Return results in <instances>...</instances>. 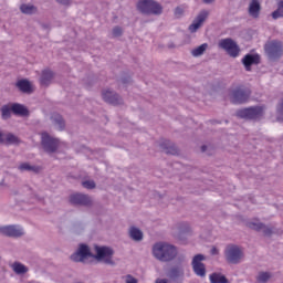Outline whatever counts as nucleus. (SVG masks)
Returning a JSON list of instances; mask_svg holds the SVG:
<instances>
[{"label": "nucleus", "mask_w": 283, "mask_h": 283, "mask_svg": "<svg viewBox=\"0 0 283 283\" xmlns=\"http://www.w3.org/2000/svg\"><path fill=\"white\" fill-rule=\"evenodd\" d=\"M0 233L1 235H7L8 238H21L24 231L21 226H1Z\"/></svg>", "instance_id": "9d476101"}, {"label": "nucleus", "mask_w": 283, "mask_h": 283, "mask_svg": "<svg viewBox=\"0 0 283 283\" xmlns=\"http://www.w3.org/2000/svg\"><path fill=\"white\" fill-rule=\"evenodd\" d=\"M17 86L19 87V90L21 91V92H24V93H30V92H32V83H30V81H28V80H22V81H19L18 83H17Z\"/></svg>", "instance_id": "b1692460"}, {"label": "nucleus", "mask_w": 283, "mask_h": 283, "mask_svg": "<svg viewBox=\"0 0 283 283\" xmlns=\"http://www.w3.org/2000/svg\"><path fill=\"white\" fill-rule=\"evenodd\" d=\"M20 10L23 12V14H34V12H36V7L32 4H22Z\"/></svg>", "instance_id": "bb28decb"}, {"label": "nucleus", "mask_w": 283, "mask_h": 283, "mask_svg": "<svg viewBox=\"0 0 283 283\" xmlns=\"http://www.w3.org/2000/svg\"><path fill=\"white\" fill-rule=\"evenodd\" d=\"M11 111L13 114H17L18 116H28V108L21 104H12Z\"/></svg>", "instance_id": "5701e85b"}, {"label": "nucleus", "mask_w": 283, "mask_h": 283, "mask_svg": "<svg viewBox=\"0 0 283 283\" xmlns=\"http://www.w3.org/2000/svg\"><path fill=\"white\" fill-rule=\"evenodd\" d=\"M182 275H185V268H182V265L170 269L168 273V277H170V280H178V277H182Z\"/></svg>", "instance_id": "a211bd4d"}, {"label": "nucleus", "mask_w": 283, "mask_h": 283, "mask_svg": "<svg viewBox=\"0 0 283 283\" xmlns=\"http://www.w3.org/2000/svg\"><path fill=\"white\" fill-rule=\"evenodd\" d=\"M249 96H251V90L243 86H238L230 93V98L232 103L242 104L249 101Z\"/></svg>", "instance_id": "423d86ee"}, {"label": "nucleus", "mask_w": 283, "mask_h": 283, "mask_svg": "<svg viewBox=\"0 0 283 283\" xmlns=\"http://www.w3.org/2000/svg\"><path fill=\"white\" fill-rule=\"evenodd\" d=\"M205 260L206 258L202 254H197L192 259V269L198 277L207 276V268L205 266V263H202Z\"/></svg>", "instance_id": "1a4fd4ad"}, {"label": "nucleus", "mask_w": 283, "mask_h": 283, "mask_svg": "<svg viewBox=\"0 0 283 283\" xmlns=\"http://www.w3.org/2000/svg\"><path fill=\"white\" fill-rule=\"evenodd\" d=\"M203 3H213V0H203Z\"/></svg>", "instance_id": "ea45409f"}, {"label": "nucleus", "mask_w": 283, "mask_h": 283, "mask_svg": "<svg viewBox=\"0 0 283 283\" xmlns=\"http://www.w3.org/2000/svg\"><path fill=\"white\" fill-rule=\"evenodd\" d=\"M263 114L264 108L261 106L243 108L237 112L239 118H245L248 120H258V118H262Z\"/></svg>", "instance_id": "39448f33"}, {"label": "nucleus", "mask_w": 283, "mask_h": 283, "mask_svg": "<svg viewBox=\"0 0 283 283\" xmlns=\"http://www.w3.org/2000/svg\"><path fill=\"white\" fill-rule=\"evenodd\" d=\"M42 146L49 154H52L59 147V139L52 138L48 133H42Z\"/></svg>", "instance_id": "9b49d317"}, {"label": "nucleus", "mask_w": 283, "mask_h": 283, "mask_svg": "<svg viewBox=\"0 0 283 283\" xmlns=\"http://www.w3.org/2000/svg\"><path fill=\"white\" fill-rule=\"evenodd\" d=\"M202 151H207V146H202Z\"/></svg>", "instance_id": "a19ab883"}, {"label": "nucleus", "mask_w": 283, "mask_h": 283, "mask_svg": "<svg viewBox=\"0 0 283 283\" xmlns=\"http://www.w3.org/2000/svg\"><path fill=\"white\" fill-rule=\"evenodd\" d=\"M20 171H35L34 166H30V164L24 163L19 166Z\"/></svg>", "instance_id": "2f4dec72"}, {"label": "nucleus", "mask_w": 283, "mask_h": 283, "mask_svg": "<svg viewBox=\"0 0 283 283\" xmlns=\"http://www.w3.org/2000/svg\"><path fill=\"white\" fill-rule=\"evenodd\" d=\"M153 255L159 262H171L178 255V248L167 242H157L153 247Z\"/></svg>", "instance_id": "f03ea898"}, {"label": "nucleus", "mask_w": 283, "mask_h": 283, "mask_svg": "<svg viewBox=\"0 0 283 283\" xmlns=\"http://www.w3.org/2000/svg\"><path fill=\"white\" fill-rule=\"evenodd\" d=\"M270 279H271V274L269 272H261L258 275L259 282H269Z\"/></svg>", "instance_id": "7c9ffc66"}, {"label": "nucleus", "mask_w": 283, "mask_h": 283, "mask_svg": "<svg viewBox=\"0 0 283 283\" xmlns=\"http://www.w3.org/2000/svg\"><path fill=\"white\" fill-rule=\"evenodd\" d=\"M182 12H185V9H182V7H177L175 10L176 17H180Z\"/></svg>", "instance_id": "c9c22d12"}, {"label": "nucleus", "mask_w": 283, "mask_h": 283, "mask_svg": "<svg viewBox=\"0 0 283 283\" xmlns=\"http://www.w3.org/2000/svg\"><path fill=\"white\" fill-rule=\"evenodd\" d=\"M70 202L71 205H80L82 207H90L92 205V198L87 195L83 193H73L70 196Z\"/></svg>", "instance_id": "f8f14e48"}, {"label": "nucleus", "mask_w": 283, "mask_h": 283, "mask_svg": "<svg viewBox=\"0 0 283 283\" xmlns=\"http://www.w3.org/2000/svg\"><path fill=\"white\" fill-rule=\"evenodd\" d=\"M155 283H169L167 279H157Z\"/></svg>", "instance_id": "4c0bfd02"}, {"label": "nucleus", "mask_w": 283, "mask_h": 283, "mask_svg": "<svg viewBox=\"0 0 283 283\" xmlns=\"http://www.w3.org/2000/svg\"><path fill=\"white\" fill-rule=\"evenodd\" d=\"M208 17H209V11H207V10L201 11L197 15V18L193 20V22L190 24L189 31L190 32H198V30H200V28L202 27L205 21H207Z\"/></svg>", "instance_id": "ddd939ff"}, {"label": "nucleus", "mask_w": 283, "mask_h": 283, "mask_svg": "<svg viewBox=\"0 0 283 283\" xmlns=\"http://www.w3.org/2000/svg\"><path fill=\"white\" fill-rule=\"evenodd\" d=\"M113 34H114V36H120V34H123V29L116 27V28L113 30Z\"/></svg>", "instance_id": "f704fd0d"}, {"label": "nucleus", "mask_w": 283, "mask_h": 283, "mask_svg": "<svg viewBox=\"0 0 283 283\" xmlns=\"http://www.w3.org/2000/svg\"><path fill=\"white\" fill-rule=\"evenodd\" d=\"M137 10L143 14H163V6L154 0H139Z\"/></svg>", "instance_id": "7ed1b4c3"}, {"label": "nucleus", "mask_w": 283, "mask_h": 283, "mask_svg": "<svg viewBox=\"0 0 283 283\" xmlns=\"http://www.w3.org/2000/svg\"><path fill=\"white\" fill-rule=\"evenodd\" d=\"M52 78H54V73L50 70H44L42 72L40 83L41 85L48 86L49 84L52 83Z\"/></svg>", "instance_id": "6ab92c4d"}, {"label": "nucleus", "mask_w": 283, "mask_h": 283, "mask_svg": "<svg viewBox=\"0 0 283 283\" xmlns=\"http://www.w3.org/2000/svg\"><path fill=\"white\" fill-rule=\"evenodd\" d=\"M242 63L247 72H251V66L258 65L260 63V55L249 53L244 55V57L242 59Z\"/></svg>", "instance_id": "4468645a"}, {"label": "nucleus", "mask_w": 283, "mask_h": 283, "mask_svg": "<svg viewBox=\"0 0 283 283\" xmlns=\"http://www.w3.org/2000/svg\"><path fill=\"white\" fill-rule=\"evenodd\" d=\"M95 252L96 255H93L90 251V247L82 243L80 244L76 252L71 255V260L73 262H83L84 264H87V260H90V258H93V260L109 262V260H112V256L114 255V250L107 247H95Z\"/></svg>", "instance_id": "f257e3e1"}, {"label": "nucleus", "mask_w": 283, "mask_h": 283, "mask_svg": "<svg viewBox=\"0 0 283 283\" xmlns=\"http://www.w3.org/2000/svg\"><path fill=\"white\" fill-rule=\"evenodd\" d=\"M249 14L253 17V19H258L260 17V1L252 0L249 6Z\"/></svg>", "instance_id": "f3484780"}, {"label": "nucleus", "mask_w": 283, "mask_h": 283, "mask_svg": "<svg viewBox=\"0 0 283 283\" xmlns=\"http://www.w3.org/2000/svg\"><path fill=\"white\" fill-rule=\"evenodd\" d=\"M265 52L270 56V59H280L283 54L282 42L272 41L265 44Z\"/></svg>", "instance_id": "6e6552de"}, {"label": "nucleus", "mask_w": 283, "mask_h": 283, "mask_svg": "<svg viewBox=\"0 0 283 283\" xmlns=\"http://www.w3.org/2000/svg\"><path fill=\"white\" fill-rule=\"evenodd\" d=\"M128 233L135 242H140V240H143V231L136 227H130Z\"/></svg>", "instance_id": "4be33fe9"}, {"label": "nucleus", "mask_w": 283, "mask_h": 283, "mask_svg": "<svg viewBox=\"0 0 283 283\" xmlns=\"http://www.w3.org/2000/svg\"><path fill=\"white\" fill-rule=\"evenodd\" d=\"M0 143L3 145H19V137L12 133L3 134L0 132Z\"/></svg>", "instance_id": "dca6fc26"}, {"label": "nucleus", "mask_w": 283, "mask_h": 283, "mask_svg": "<svg viewBox=\"0 0 283 283\" xmlns=\"http://www.w3.org/2000/svg\"><path fill=\"white\" fill-rule=\"evenodd\" d=\"M125 283H138V280L134 277L132 274H127L124 276Z\"/></svg>", "instance_id": "72a5a7b5"}, {"label": "nucleus", "mask_w": 283, "mask_h": 283, "mask_svg": "<svg viewBox=\"0 0 283 283\" xmlns=\"http://www.w3.org/2000/svg\"><path fill=\"white\" fill-rule=\"evenodd\" d=\"M2 118L6 120L12 114V107L10 106H2L1 107Z\"/></svg>", "instance_id": "c756f323"}, {"label": "nucleus", "mask_w": 283, "mask_h": 283, "mask_svg": "<svg viewBox=\"0 0 283 283\" xmlns=\"http://www.w3.org/2000/svg\"><path fill=\"white\" fill-rule=\"evenodd\" d=\"M250 229H254V231H263L265 235H270L271 229L261 223L260 221L250 222L249 223Z\"/></svg>", "instance_id": "aec40b11"}, {"label": "nucleus", "mask_w": 283, "mask_h": 283, "mask_svg": "<svg viewBox=\"0 0 283 283\" xmlns=\"http://www.w3.org/2000/svg\"><path fill=\"white\" fill-rule=\"evenodd\" d=\"M57 3H61L62 6H70V3L72 2V0H56Z\"/></svg>", "instance_id": "e433bc0d"}, {"label": "nucleus", "mask_w": 283, "mask_h": 283, "mask_svg": "<svg viewBox=\"0 0 283 283\" xmlns=\"http://www.w3.org/2000/svg\"><path fill=\"white\" fill-rule=\"evenodd\" d=\"M211 283H229L227 277L220 273H212L209 276Z\"/></svg>", "instance_id": "393cba45"}, {"label": "nucleus", "mask_w": 283, "mask_h": 283, "mask_svg": "<svg viewBox=\"0 0 283 283\" xmlns=\"http://www.w3.org/2000/svg\"><path fill=\"white\" fill-rule=\"evenodd\" d=\"M218 253H219L218 248H212L211 249V255H218Z\"/></svg>", "instance_id": "58836bf2"}, {"label": "nucleus", "mask_w": 283, "mask_h": 283, "mask_svg": "<svg viewBox=\"0 0 283 283\" xmlns=\"http://www.w3.org/2000/svg\"><path fill=\"white\" fill-rule=\"evenodd\" d=\"M82 187H84V189H94L96 187V184L94 182V180H85L82 182Z\"/></svg>", "instance_id": "473e14b6"}, {"label": "nucleus", "mask_w": 283, "mask_h": 283, "mask_svg": "<svg viewBox=\"0 0 283 283\" xmlns=\"http://www.w3.org/2000/svg\"><path fill=\"white\" fill-rule=\"evenodd\" d=\"M52 123L55 125L56 129L60 132H63L65 129V120H63V117L60 114H53L51 116Z\"/></svg>", "instance_id": "412c9836"}, {"label": "nucleus", "mask_w": 283, "mask_h": 283, "mask_svg": "<svg viewBox=\"0 0 283 283\" xmlns=\"http://www.w3.org/2000/svg\"><path fill=\"white\" fill-rule=\"evenodd\" d=\"M207 48H209V44L203 43L199 46H197L196 49H193L191 51L192 56H202V54H205V52H207Z\"/></svg>", "instance_id": "a878e982"}, {"label": "nucleus", "mask_w": 283, "mask_h": 283, "mask_svg": "<svg viewBox=\"0 0 283 283\" xmlns=\"http://www.w3.org/2000/svg\"><path fill=\"white\" fill-rule=\"evenodd\" d=\"M219 48L224 50V52H227V54L232 59H238V56H240V46L232 39L227 38L220 40Z\"/></svg>", "instance_id": "20e7f679"}, {"label": "nucleus", "mask_w": 283, "mask_h": 283, "mask_svg": "<svg viewBox=\"0 0 283 283\" xmlns=\"http://www.w3.org/2000/svg\"><path fill=\"white\" fill-rule=\"evenodd\" d=\"M280 17H283V0L279 2L277 10L272 12V19H280Z\"/></svg>", "instance_id": "c85d7f7f"}, {"label": "nucleus", "mask_w": 283, "mask_h": 283, "mask_svg": "<svg viewBox=\"0 0 283 283\" xmlns=\"http://www.w3.org/2000/svg\"><path fill=\"white\" fill-rule=\"evenodd\" d=\"M103 99L111 105H120V97L113 91L106 90L102 94Z\"/></svg>", "instance_id": "2eb2a0df"}, {"label": "nucleus", "mask_w": 283, "mask_h": 283, "mask_svg": "<svg viewBox=\"0 0 283 283\" xmlns=\"http://www.w3.org/2000/svg\"><path fill=\"white\" fill-rule=\"evenodd\" d=\"M12 269H13L14 273H18L19 275H21L23 273H28V268L21 263H13Z\"/></svg>", "instance_id": "cd10ccee"}, {"label": "nucleus", "mask_w": 283, "mask_h": 283, "mask_svg": "<svg viewBox=\"0 0 283 283\" xmlns=\"http://www.w3.org/2000/svg\"><path fill=\"white\" fill-rule=\"evenodd\" d=\"M226 259L230 264H238L242 260V249L238 245H228L226 248Z\"/></svg>", "instance_id": "0eeeda50"}]
</instances>
